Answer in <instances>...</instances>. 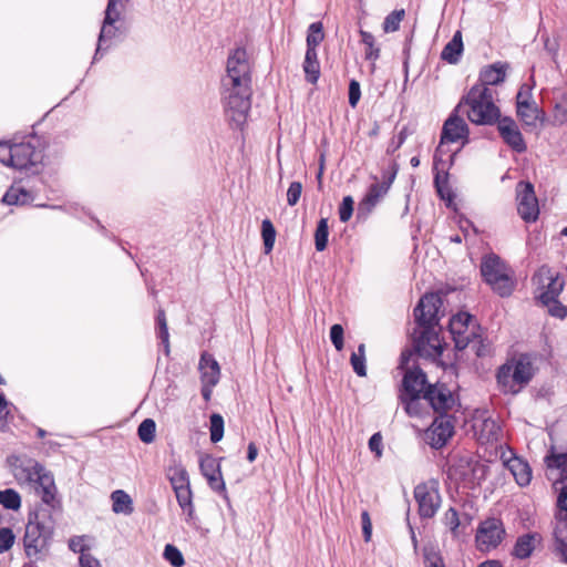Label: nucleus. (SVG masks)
<instances>
[{
    "instance_id": "nucleus-36",
    "label": "nucleus",
    "mask_w": 567,
    "mask_h": 567,
    "mask_svg": "<svg viewBox=\"0 0 567 567\" xmlns=\"http://www.w3.org/2000/svg\"><path fill=\"white\" fill-rule=\"evenodd\" d=\"M31 200V194L18 186H11L2 197V202L7 205H25Z\"/></svg>"
},
{
    "instance_id": "nucleus-33",
    "label": "nucleus",
    "mask_w": 567,
    "mask_h": 567,
    "mask_svg": "<svg viewBox=\"0 0 567 567\" xmlns=\"http://www.w3.org/2000/svg\"><path fill=\"white\" fill-rule=\"evenodd\" d=\"M423 394H417L416 392H404L401 396L402 402L405 404V411L410 415H419L426 408L425 399Z\"/></svg>"
},
{
    "instance_id": "nucleus-34",
    "label": "nucleus",
    "mask_w": 567,
    "mask_h": 567,
    "mask_svg": "<svg viewBox=\"0 0 567 567\" xmlns=\"http://www.w3.org/2000/svg\"><path fill=\"white\" fill-rule=\"evenodd\" d=\"M302 69L306 74V80L311 84L317 83L320 76V64L317 51H306Z\"/></svg>"
},
{
    "instance_id": "nucleus-8",
    "label": "nucleus",
    "mask_w": 567,
    "mask_h": 567,
    "mask_svg": "<svg viewBox=\"0 0 567 567\" xmlns=\"http://www.w3.org/2000/svg\"><path fill=\"white\" fill-rule=\"evenodd\" d=\"M413 357L410 352H403L401 355V369L403 374V390H444L446 382H429L424 371L416 365H409L410 359Z\"/></svg>"
},
{
    "instance_id": "nucleus-55",
    "label": "nucleus",
    "mask_w": 567,
    "mask_h": 567,
    "mask_svg": "<svg viewBox=\"0 0 567 567\" xmlns=\"http://www.w3.org/2000/svg\"><path fill=\"white\" fill-rule=\"evenodd\" d=\"M330 339L338 351L343 348V328L341 324H333L330 329Z\"/></svg>"
},
{
    "instance_id": "nucleus-9",
    "label": "nucleus",
    "mask_w": 567,
    "mask_h": 567,
    "mask_svg": "<svg viewBox=\"0 0 567 567\" xmlns=\"http://www.w3.org/2000/svg\"><path fill=\"white\" fill-rule=\"evenodd\" d=\"M414 498L419 505V514L423 518H432L441 506L439 482L430 480L414 488Z\"/></svg>"
},
{
    "instance_id": "nucleus-28",
    "label": "nucleus",
    "mask_w": 567,
    "mask_h": 567,
    "mask_svg": "<svg viewBox=\"0 0 567 567\" xmlns=\"http://www.w3.org/2000/svg\"><path fill=\"white\" fill-rule=\"evenodd\" d=\"M516 378L519 380V388L526 386L535 374V368L529 357L520 355L512 359Z\"/></svg>"
},
{
    "instance_id": "nucleus-62",
    "label": "nucleus",
    "mask_w": 567,
    "mask_h": 567,
    "mask_svg": "<svg viewBox=\"0 0 567 567\" xmlns=\"http://www.w3.org/2000/svg\"><path fill=\"white\" fill-rule=\"evenodd\" d=\"M557 505L560 511L566 512L564 516L561 514H559V517L557 519V522H558L560 518L561 519L567 518V485L561 488V491L558 495Z\"/></svg>"
},
{
    "instance_id": "nucleus-6",
    "label": "nucleus",
    "mask_w": 567,
    "mask_h": 567,
    "mask_svg": "<svg viewBox=\"0 0 567 567\" xmlns=\"http://www.w3.org/2000/svg\"><path fill=\"white\" fill-rule=\"evenodd\" d=\"M167 478L171 482L178 505L187 515V519H193L195 515V508L193 504V492L190 488L187 470L181 464H175L167 470Z\"/></svg>"
},
{
    "instance_id": "nucleus-51",
    "label": "nucleus",
    "mask_w": 567,
    "mask_h": 567,
    "mask_svg": "<svg viewBox=\"0 0 567 567\" xmlns=\"http://www.w3.org/2000/svg\"><path fill=\"white\" fill-rule=\"evenodd\" d=\"M353 198L351 196H346L342 199V203L339 207V217L342 223H347L353 213Z\"/></svg>"
},
{
    "instance_id": "nucleus-60",
    "label": "nucleus",
    "mask_w": 567,
    "mask_h": 567,
    "mask_svg": "<svg viewBox=\"0 0 567 567\" xmlns=\"http://www.w3.org/2000/svg\"><path fill=\"white\" fill-rule=\"evenodd\" d=\"M69 547L74 553H81V555L85 554L84 553V550L86 548L85 537L84 536H75V537L71 538L69 542Z\"/></svg>"
},
{
    "instance_id": "nucleus-21",
    "label": "nucleus",
    "mask_w": 567,
    "mask_h": 567,
    "mask_svg": "<svg viewBox=\"0 0 567 567\" xmlns=\"http://www.w3.org/2000/svg\"><path fill=\"white\" fill-rule=\"evenodd\" d=\"M467 135V125L465 121L453 114L444 123L441 136V145L444 143L457 142Z\"/></svg>"
},
{
    "instance_id": "nucleus-53",
    "label": "nucleus",
    "mask_w": 567,
    "mask_h": 567,
    "mask_svg": "<svg viewBox=\"0 0 567 567\" xmlns=\"http://www.w3.org/2000/svg\"><path fill=\"white\" fill-rule=\"evenodd\" d=\"M302 184L300 182H292L287 190V203L289 206H295L301 196Z\"/></svg>"
},
{
    "instance_id": "nucleus-15",
    "label": "nucleus",
    "mask_w": 567,
    "mask_h": 567,
    "mask_svg": "<svg viewBox=\"0 0 567 567\" xmlns=\"http://www.w3.org/2000/svg\"><path fill=\"white\" fill-rule=\"evenodd\" d=\"M517 212L526 223L535 221L539 215L538 200L530 183L517 185Z\"/></svg>"
},
{
    "instance_id": "nucleus-46",
    "label": "nucleus",
    "mask_w": 567,
    "mask_h": 567,
    "mask_svg": "<svg viewBox=\"0 0 567 567\" xmlns=\"http://www.w3.org/2000/svg\"><path fill=\"white\" fill-rule=\"evenodd\" d=\"M224 435V420L219 414L210 416V440L214 443L219 442Z\"/></svg>"
},
{
    "instance_id": "nucleus-54",
    "label": "nucleus",
    "mask_w": 567,
    "mask_h": 567,
    "mask_svg": "<svg viewBox=\"0 0 567 567\" xmlns=\"http://www.w3.org/2000/svg\"><path fill=\"white\" fill-rule=\"evenodd\" d=\"M118 2L120 0H109L104 18L107 23H115L120 19L121 12L117 10Z\"/></svg>"
},
{
    "instance_id": "nucleus-44",
    "label": "nucleus",
    "mask_w": 567,
    "mask_h": 567,
    "mask_svg": "<svg viewBox=\"0 0 567 567\" xmlns=\"http://www.w3.org/2000/svg\"><path fill=\"white\" fill-rule=\"evenodd\" d=\"M156 425L152 419H145L138 426L137 433L142 442L150 444L155 439Z\"/></svg>"
},
{
    "instance_id": "nucleus-23",
    "label": "nucleus",
    "mask_w": 567,
    "mask_h": 567,
    "mask_svg": "<svg viewBox=\"0 0 567 567\" xmlns=\"http://www.w3.org/2000/svg\"><path fill=\"white\" fill-rule=\"evenodd\" d=\"M498 131L504 141L515 151L524 152L526 144L523 136L512 118H503L498 122Z\"/></svg>"
},
{
    "instance_id": "nucleus-18",
    "label": "nucleus",
    "mask_w": 567,
    "mask_h": 567,
    "mask_svg": "<svg viewBox=\"0 0 567 567\" xmlns=\"http://www.w3.org/2000/svg\"><path fill=\"white\" fill-rule=\"evenodd\" d=\"M395 178V173L390 174L386 177H383L382 181H378L375 178V183H373L363 199L359 205V210H364L370 213L388 194L393 181Z\"/></svg>"
},
{
    "instance_id": "nucleus-39",
    "label": "nucleus",
    "mask_w": 567,
    "mask_h": 567,
    "mask_svg": "<svg viewBox=\"0 0 567 567\" xmlns=\"http://www.w3.org/2000/svg\"><path fill=\"white\" fill-rule=\"evenodd\" d=\"M360 35L362 43L365 45V59L374 63L380 56V48L375 47L374 37L363 30L360 31Z\"/></svg>"
},
{
    "instance_id": "nucleus-29",
    "label": "nucleus",
    "mask_w": 567,
    "mask_h": 567,
    "mask_svg": "<svg viewBox=\"0 0 567 567\" xmlns=\"http://www.w3.org/2000/svg\"><path fill=\"white\" fill-rule=\"evenodd\" d=\"M506 75V65L502 63H494L484 68L480 74V81L477 85H484L488 87V85H496L502 83L505 80Z\"/></svg>"
},
{
    "instance_id": "nucleus-52",
    "label": "nucleus",
    "mask_w": 567,
    "mask_h": 567,
    "mask_svg": "<svg viewBox=\"0 0 567 567\" xmlns=\"http://www.w3.org/2000/svg\"><path fill=\"white\" fill-rule=\"evenodd\" d=\"M14 534L10 528H0V553L8 551L14 544Z\"/></svg>"
},
{
    "instance_id": "nucleus-50",
    "label": "nucleus",
    "mask_w": 567,
    "mask_h": 567,
    "mask_svg": "<svg viewBox=\"0 0 567 567\" xmlns=\"http://www.w3.org/2000/svg\"><path fill=\"white\" fill-rule=\"evenodd\" d=\"M157 322L159 326V338L162 339L163 343L165 344L166 354H168L169 353V342H168L169 334H168L165 312L163 310H161L158 312Z\"/></svg>"
},
{
    "instance_id": "nucleus-24",
    "label": "nucleus",
    "mask_w": 567,
    "mask_h": 567,
    "mask_svg": "<svg viewBox=\"0 0 567 567\" xmlns=\"http://www.w3.org/2000/svg\"><path fill=\"white\" fill-rule=\"evenodd\" d=\"M198 368L203 384L207 388L215 386L220 377V368L215 358L212 354L204 352L200 357Z\"/></svg>"
},
{
    "instance_id": "nucleus-1",
    "label": "nucleus",
    "mask_w": 567,
    "mask_h": 567,
    "mask_svg": "<svg viewBox=\"0 0 567 567\" xmlns=\"http://www.w3.org/2000/svg\"><path fill=\"white\" fill-rule=\"evenodd\" d=\"M251 65L243 48L231 51L221 80L224 114L233 128L243 130L247 122L251 97Z\"/></svg>"
},
{
    "instance_id": "nucleus-17",
    "label": "nucleus",
    "mask_w": 567,
    "mask_h": 567,
    "mask_svg": "<svg viewBox=\"0 0 567 567\" xmlns=\"http://www.w3.org/2000/svg\"><path fill=\"white\" fill-rule=\"evenodd\" d=\"M501 460L519 486H527L530 483L532 470L528 463L516 456L511 449L502 451Z\"/></svg>"
},
{
    "instance_id": "nucleus-12",
    "label": "nucleus",
    "mask_w": 567,
    "mask_h": 567,
    "mask_svg": "<svg viewBox=\"0 0 567 567\" xmlns=\"http://www.w3.org/2000/svg\"><path fill=\"white\" fill-rule=\"evenodd\" d=\"M443 342L436 327H420L415 350L420 357L436 360L443 352Z\"/></svg>"
},
{
    "instance_id": "nucleus-49",
    "label": "nucleus",
    "mask_w": 567,
    "mask_h": 567,
    "mask_svg": "<svg viewBox=\"0 0 567 567\" xmlns=\"http://www.w3.org/2000/svg\"><path fill=\"white\" fill-rule=\"evenodd\" d=\"M443 523L446 527L450 528V530L457 535V528L460 526V518L458 514L454 508H449L443 516Z\"/></svg>"
},
{
    "instance_id": "nucleus-31",
    "label": "nucleus",
    "mask_w": 567,
    "mask_h": 567,
    "mask_svg": "<svg viewBox=\"0 0 567 567\" xmlns=\"http://www.w3.org/2000/svg\"><path fill=\"white\" fill-rule=\"evenodd\" d=\"M497 384L503 388L519 386V380L516 378V370L512 360L506 361L497 369Z\"/></svg>"
},
{
    "instance_id": "nucleus-27",
    "label": "nucleus",
    "mask_w": 567,
    "mask_h": 567,
    "mask_svg": "<svg viewBox=\"0 0 567 567\" xmlns=\"http://www.w3.org/2000/svg\"><path fill=\"white\" fill-rule=\"evenodd\" d=\"M540 537L538 534H525L517 538L513 549V555L519 559L528 558L536 546L539 544Z\"/></svg>"
},
{
    "instance_id": "nucleus-61",
    "label": "nucleus",
    "mask_w": 567,
    "mask_h": 567,
    "mask_svg": "<svg viewBox=\"0 0 567 567\" xmlns=\"http://www.w3.org/2000/svg\"><path fill=\"white\" fill-rule=\"evenodd\" d=\"M369 447L377 454L378 457L382 455V436L380 433H374L369 440Z\"/></svg>"
},
{
    "instance_id": "nucleus-20",
    "label": "nucleus",
    "mask_w": 567,
    "mask_h": 567,
    "mask_svg": "<svg viewBox=\"0 0 567 567\" xmlns=\"http://www.w3.org/2000/svg\"><path fill=\"white\" fill-rule=\"evenodd\" d=\"M423 394L426 405L437 413H446L458 404L456 392H416Z\"/></svg>"
},
{
    "instance_id": "nucleus-30",
    "label": "nucleus",
    "mask_w": 567,
    "mask_h": 567,
    "mask_svg": "<svg viewBox=\"0 0 567 567\" xmlns=\"http://www.w3.org/2000/svg\"><path fill=\"white\" fill-rule=\"evenodd\" d=\"M554 551L567 563V518L559 519L554 529Z\"/></svg>"
},
{
    "instance_id": "nucleus-32",
    "label": "nucleus",
    "mask_w": 567,
    "mask_h": 567,
    "mask_svg": "<svg viewBox=\"0 0 567 567\" xmlns=\"http://www.w3.org/2000/svg\"><path fill=\"white\" fill-rule=\"evenodd\" d=\"M112 511L115 514L130 515L133 513V501L123 489H116L111 494Z\"/></svg>"
},
{
    "instance_id": "nucleus-45",
    "label": "nucleus",
    "mask_w": 567,
    "mask_h": 567,
    "mask_svg": "<svg viewBox=\"0 0 567 567\" xmlns=\"http://www.w3.org/2000/svg\"><path fill=\"white\" fill-rule=\"evenodd\" d=\"M164 558L169 561L173 567H182L185 564L183 554L174 545H166L164 548Z\"/></svg>"
},
{
    "instance_id": "nucleus-13",
    "label": "nucleus",
    "mask_w": 567,
    "mask_h": 567,
    "mask_svg": "<svg viewBox=\"0 0 567 567\" xmlns=\"http://www.w3.org/2000/svg\"><path fill=\"white\" fill-rule=\"evenodd\" d=\"M475 321L467 312H458L450 320V332L457 349L467 347L475 336Z\"/></svg>"
},
{
    "instance_id": "nucleus-19",
    "label": "nucleus",
    "mask_w": 567,
    "mask_h": 567,
    "mask_svg": "<svg viewBox=\"0 0 567 567\" xmlns=\"http://www.w3.org/2000/svg\"><path fill=\"white\" fill-rule=\"evenodd\" d=\"M454 426L449 420L435 419L425 431L424 440L433 447L441 449L453 436Z\"/></svg>"
},
{
    "instance_id": "nucleus-59",
    "label": "nucleus",
    "mask_w": 567,
    "mask_h": 567,
    "mask_svg": "<svg viewBox=\"0 0 567 567\" xmlns=\"http://www.w3.org/2000/svg\"><path fill=\"white\" fill-rule=\"evenodd\" d=\"M351 364L358 375L364 377L367 374L365 358L362 355H351Z\"/></svg>"
},
{
    "instance_id": "nucleus-38",
    "label": "nucleus",
    "mask_w": 567,
    "mask_h": 567,
    "mask_svg": "<svg viewBox=\"0 0 567 567\" xmlns=\"http://www.w3.org/2000/svg\"><path fill=\"white\" fill-rule=\"evenodd\" d=\"M323 38L324 33L322 23H311L307 34V51H317V47L322 42Z\"/></svg>"
},
{
    "instance_id": "nucleus-11",
    "label": "nucleus",
    "mask_w": 567,
    "mask_h": 567,
    "mask_svg": "<svg viewBox=\"0 0 567 567\" xmlns=\"http://www.w3.org/2000/svg\"><path fill=\"white\" fill-rule=\"evenodd\" d=\"M472 429L482 443L496 442L502 436L499 424L486 410H475L472 416Z\"/></svg>"
},
{
    "instance_id": "nucleus-22",
    "label": "nucleus",
    "mask_w": 567,
    "mask_h": 567,
    "mask_svg": "<svg viewBox=\"0 0 567 567\" xmlns=\"http://www.w3.org/2000/svg\"><path fill=\"white\" fill-rule=\"evenodd\" d=\"M199 467L202 474L206 477L209 486L216 492L225 491V483L221 477L220 468L217 461L206 455L200 458Z\"/></svg>"
},
{
    "instance_id": "nucleus-26",
    "label": "nucleus",
    "mask_w": 567,
    "mask_h": 567,
    "mask_svg": "<svg viewBox=\"0 0 567 567\" xmlns=\"http://www.w3.org/2000/svg\"><path fill=\"white\" fill-rule=\"evenodd\" d=\"M547 465V477L555 482L567 478V453L550 454L545 457Z\"/></svg>"
},
{
    "instance_id": "nucleus-58",
    "label": "nucleus",
    "mask_w": 567,
    "mask_h": 567,
    "mask_svg": "<svg viewBox=\"0 0 567 567\" xmlns=\"http://www.w3.org/2000/svg\"><path fill=\"white\" fill-rule=\"evenodd\" d=\"M362 532L365 542H370L372 536V522L367 511L361 514Z\"/></svg>"
},
{
    "instance_id": "nucleus-35",
    "label": "nucleus",
    "mask_w": 567,
    "mask_h": 567,
    "mask_svg": "<svg viewBox=\"0 0 567 567\" xmlns=\"http://www.w3.org/2000/svg\"><path fill=\"white\" fill-rule=\"evenodd\" d=\"M463 51V41L461 31H456L452 40L444 47L442 51V59L451 63L458 60L460 54Z\"/></svg>"
},
{
    "instance_id": "nucleus-64",
    "label": "nucleus",
    "mask_w": 567,
    "mask_h": 567,
    "mask_svg": "<svg viewBox=\"0 0 567 567\" xmlns=\"http://www.w3.org/2000/svg\"><path fill=\"white\" fill-rule=\"evenodd\" d=\"M80 567H102L100 561L91 554H82L80 556Z\"/></svg>"
},
{
    "instance_id": "nucleus-16",
    "label": "nucleus",
    "mask_w": 567,
    "mask_h": 567,
    "mask_svg": "<svg viewBox=\"0 0 567 567\" xmlns=\"http://www.w3.org/2000/svg\"><path fill=\"white\" fill-rule=\"evenodd\" d=\"M442 306L437 293H426L414 310L420 327H436L439 309Z\"/></svg>"
},
{
    "instance_id": "nucleus-3",
    "label": "nucleus",
    "mask_w": 567,
    "mask_h": 567,
    "mask_svg": "<svg viewBox=\"0 0 567 567\" xmlns=\"http://www.w3.org/2000/svg\"><path fill=\"white\" fill-rule=\"evenodd\" d=\"M465 111L468 120L474 124L487 125L499 117V110L495 105L492 91L484 85H474L460 101L455 112Z\"/></svg>"
},
{
    "instance_id": "nucleus-7",
    "label": "nucleus",
    "mask_w": 567,
    "mask_h": 567,
    "mask_svg": "<svg viewBox=\"0 0 567 567\" xmlns=\"http://www.w3.org/2000/svg\"><path fill=\"white\" fill-rule=\"evenodd\" d=\"M538 277L544 282L546 281L544 290L539 293L540 301L548 307L551 316L566 318L567 307L556 300L564 288V280L558 274H554L547 268L540 269Z\"/></svg>"
},
{
    "instance_id": "nucleus-63",
    "label": "nucleus",
    "mask_w": 567,
    "mask_h": 567,
    "mask_svg": "<svg viewBox=\"0 0 567 567\" xmlns=\"http://www.w3.org/2000/svg\"><path fill=\"white\" fill-rule=\"evenodd\" d=\"M554 124L556 125H563L567 122V109L563 107L561 105H556L555 112L553 115Z\"/></svg>"
},
{
    "instance_id": "nucleus-56",
    "label": "nucleus",
    "mask_w": 567,
    "mask_h": 567,
    "mask_svg": "<svg viewBox=\"0 0 567 567\" xmlns=\"http://www.w3.org/2000/svg\"><path fill=\"white\" fill-rule=\"evenodd\" d=\"M115 35V28L114 23H107L105 20L102 25V30L99 38V47L96 53L100 52L102 44L105 42L106 39H111Z\"/></svg>"
},
{
    "instance_id": "nucleus-5",
    "label": "nucleus",
    "mask_w": 567,
    "mask_h": 567,
    "mask_svg": "<svg viewBox=\"0 0 567 567\" xmlns=\"http://www.w3.org/2000/svg\"><path fill=\"white\" fill-rule=\"evenodd\" d=\"M41 151H37L30 143H20L8 146L0 143V162L17 169H24L42 162Z\"/></svg>"
},
{
    "instance_id": "nucleus-14",
    "label": "nucleus",
    "mask_w": 567,
    "mask_h": 567,
    "mask_svg": "<svg viewBox=\"0 0 567 567\" xmlns=\"http://www.w3.org/2000/svg\"><path fill=\"white\" fill-rule=\"evenodd\" d=\"M504 528L501 520L489 518L481 523L476 533V543L480 550L488 551L497 547L503 537Z\"/></svg>"
},
{
    "instance_id": "nucleus-40",
    "label": "nucleus",
    "mask_w": 567,
    "mask_h": 567,
    "mask_svg": "<svg viewBox=\"0 0 567 567\" xmlns=\"http://www.w3.org/2000/svg\"><path fill=\"white\" fill-rule=\"evenodd\" d=\"M0 504L11 511H18L21 507V497L19 493L12 488L0 491Z\"/></svg>"
},
{
    "instance_id": "nucleus-2",
    "label": "nucleus",
    "mask_w": 567,
    "mask_h": 567,
    "mask_svg": "<svg viewBox=\"0 0 567 567\" xmlns=\"http://www.w3.org/2000/svg\"><path fill=\"white\" fill-rule=\"evenodd\" d=\"M53 533L54 522L51 512L39 509L30 514L23 536L25 555L35 560L45 556L49 553Z\"/></svg>"
},
{
    "instance_id": "nucleus-10",
    "label": "nucleus",
    "mask_w": 567,
    "mask_h": 567,
    "mask_svg": "<svg viewBox=\"0 0 567 567\" xmlns=\"http://www.w3.org/2000/svg\"><path fill=\"white\" fill-rule=\"evenodd\" d=\"M8 463L11 466L14 478L21 486L34 484L45 470L35 460L17 455L8 457Z\"/></svg>"
},
{
    "instance_id": "nucleus-25",
    "label": "nucleus",
    "mask_w": 567,
    "mask_h": 567,
    "mask_svg": "<svg viewBox=\"0 0 567 567\" xmlns=\"http://www.w3.org/2000/svg\"><path fill=\"white\" fill-rule=\"evenodd\" d=\"M37 493L41 496V499L47 505L52 507L58 503L56 499V486L54 483V478L50 472L44 470V472L38 477L34 484Z\"/></svg>"
},
{
    "instance_id": "nucleus-43",
    "label": "nucleus",
    "mask_w": 567,
    "mask_h": 567,
    "mask_svg": "<svg viewBox=\"0 0 567 567\" xmlns=\"http://www.w3.org/2000/svg\"><path fill=\"white\" fill-rule=\"evenodd\" d=\"M261 236L264 240L265 252L269 254L272 250L276 240V230L269 219H265L261 224Z\"/></svg>"
},
{
    "instance_id": "nucleus-4",
    "label": "nucleus",
    "mask_w": 567,
    "mask_h": 567,
    "mask_svg": "<svg viewBox=\"0 0 567 567\" xmlns=\"http://www.w3.org/2000/svg\"><path fill=\"white\" fill-rule=\"evenodd\" d=\"M485 282L501 297H508L515 288L514 271L498 256H485L481 264Z\"/></svg>"
},
{
    "instance_id": "nucleus-41",
    "label": "nucleus",
    "mask_w": 567,
    "mask_h": 567,
    "mask_svg": "<svg viewBox=\"0 0 567 567\" xmlns=\"http://www.w3.org/2000/svg\"><path fill=\"white\" fill-rule=\"evenodd\" d=\"M405 17L404 9L394 10L390 14H388L382 24V29L385 33H392L399 30L400 23L403 21Z\"/></svg>"
},
{
    "instance_id": "nucleus-37",
    "label": "nucleus",
    "mask_w": 567,
    "mask_h": 567,
    "mask_svg": "<svg viewBox=\"0 0 567 567\" xmlns=\"http://www.w3.org/2000/svg\"><path fill=\"white\" fill-rule=\"evenodd\" d=\"M517 114L527 126L536 127L538 122L542 121L540 112L535 104L517 107Z\"/></svg>"
},
{
    "instance_id": "nucleus-48",
    "label": "nucleus",
    "mask_w": 567,
    "mask_h": 567,
    "mask_svg": "<svg viewBox=\"0 0 567 567\" xmlns=\"http://www.w3.org/2000/svg\"><path fill=\"white\" fill-rule=\"evenodd\" d=\"M11 414V403L0 393V431L8 429V419Z\"/></svg>"
},
{
    "instance_id": "nucleus-42",
    "label": "nucleus",
    "mask_w": 567,
    "mask_h": 567,
    "mask_svg": "<svg viewBox=\"0 0 567 567\" xmlns=\"http://www.w3.org/2000/svg\"><path fill=\"white\" fill-rule=\"evenodd\" d=\"M328 236H329L328 220L326 218H322L319 220L316 233H315V244H316V249L318 251H322L326 249L327 243H328Z\"/></svg>"
},
{
    "instance_id": "nucleus-57",
    "label": "nucleus",
    "mask_w": 567,
    "mask_h": 567,
    "mask_svg": "<svg viewBox=\"0 0 567 567\" xmlns=\"http://www.w3.org/2000/svg\"><path fill=\"white\" fill-rule=\"evenodd\" d=\"M361 96L360 84L355 80H352L349 85V103L354 107Z\"/></svg>"
},
{
    "instance_id": "nucleus-47",
    "label": "nucleus",
    "mask_w": 567,
    "mask_h": 567,
    "mask_svg": "<svg viewBox=\"0 0 567 567\" xmlns=\"http://www.w3.org/2000/svg\"><path fill=\"white\" fill-rule=\"evenodd\" d=\"M424 564L425 567H445L441 554L433 548L424 549Z\"/></svg>"
}]
</instances>
